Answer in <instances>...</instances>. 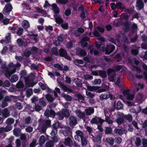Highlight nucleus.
I'll return each instance as SVG.
<instances>
[{"mask_svg":"<svg viewBox=\"0 0 147 147\" xmlns=\"http://www.w3.org/2000/svg\"><path fill=\"white\" fill-rule=\"evenodd\" d=\"M59 127L60 128H63V126L61 123L59 122H56L53 124L51 126L52 131L50 133L51 135L52 136L56 135L57 132V128Z\"/></svg>","mask_w":147,"mask_h":147,"instance_id":"f257e3e1","label":"nucleus"},{"mask_svg":"<svg viewBox=\"0 0 147 147\" xmlns=\"http://www.w3.org/2000/svg\"><path fill=\"white\" fill-rule=\"evenodd\" d=\"M90 41V39L89 37H84L82 38L79 44L82 47L85 48L88 46V43L87 42H89Z\"/></svg>","mask_w":147,"mask_h":147,"instance_id":"f03ea898","label":"nucleus"},{"mask_svg":"<svg viewBox=\"0 0 147 147\" xmlns=\"http://www.w3.org/2000/svg\"><path fill=\"white\" fill-rule=\"evenodd\" d=\"M45 115L47 117H51L54 118L56 115L55 111L53 109H47L44 113Z\"/></svg>","mask_w":147,"mask_h":147,"instance_id":"7ed1b4c3","label":"nucleus"},{"mask_svg":"<svg viewBox=\"0 0 147 147\" xmlns=\"http://www.w3.org/2000/svg\"><path fill=\"white\" fill-rule=\"evenodd\" d=\"M105 121L97 116H95V117L92 118L90 121V123L91 124H98V123L102 124Z\"/></svg>","mask_w":147,"mask_h":147,"instance_id":"20e7f679","label":"nucleus"},{"mask_svg":"<svg viewBox=\"0 0 147 147\" xmlns=\"http://www.w3.org/2000/svg\"><path fill=\"white\" fill-rule=\"evenodd\" d=\"M115 48V46L112 44L107 45L105 49V54L109 55L113 52Z\"/></svg>","mask_w":147,"mask_h":147,"instance_id":"39448f33","label":"nucleus"},{"mask_svg":"<svg viewBox=\"0 0 147 147\" xmlns=\"http://www.w3.org/2000/svg\"><path fill=\"white\" fill-rule=\"evenodd\" d=\"M141 38L144 42H142L141 44V47L143 49H146L147 48V36L145 34H143L141 36Z\"/></svg>","mask_w":147,"mask_h":147,"instance_id":"423d86ee","label":"nucleus"},{"mask_svg":"<svg viewBox=\"0 0 147 147\" xmlns=\"http://www.w3.org/2000/svg\"><path fill=\"white\" fill-rule=\"evenodd\" d=\"M59 54L61 57L67 58L68 57L67 51L62 48H61L59 50Z\"/></svg>","mask_w":147,"mask_h":147,"instance_id":"0eeeda50","label":"nucleus"},{"mask_svg":"<svg viewBox=\"0 0 147 147\" xmlns=\"http://www.w3.org/2000/svg\"><path fill=\"white\" fill-rule=\"evenodd\" d=\"M69 119V125L71 127H73L77 123V120L76 118L73 116L70 117Z\"/></svg>","mask_w":147,"mask_h":147,"instance_id":"6e6552de","label":"nucleus"},{"mask_svg":"<svg viewBox=\"0 0 147 147\" xmlns=\"http://www.w3.org/2000/svg\"><path fill=\"white\" fill-rule=\"evenodd\" d=\"M76 135L74 136V138L76 140H80V138H79V136L80 138L81 139L84 136H83V133L80 130H78L76 131Z\"/></svg>","mask_w":147,"mask_h":147,"instance_id":"1a4fd4ad","label":"nucleus"},{"mask_svg":"<svg viewBox=\"0 0 147 147\" xmlns=\"http://www.w3.org/2000/svg\"><path fill=\"white\" fill-rule=\"evenodd\" d=\"M85 113L87 115H90L93 114L94 112V109L92 107H89L85 110Z\"/></svg>","mask_w":147,"mask_h":147,"instance_id":"9d476101","label":"nucleus"},{"mask_svg":"<svg viewBox=\"0 0 147 147\" xmlns=\"http://www.w3.org/2000/svg\"><path fill=\"white\" fill-rule=\"evenodd\" d=\"M76 113L78 117L80 119H83L85 117V114L84 112H82L80 110L77 109Z\"/></svg>","mask_w":147,"mask_h":147,"instance_id":"9b49d317","label":"nucleus"},{"mask_svg":"<svg viewBox=\"0 0 147 147\" xmlns=\"http://www.w3.org/2000/svg\"><path fill=\"white\" fill-rule=\"evenodd\" d=\"M88 89L90 91H95L97 90L99 88H100V87L98 86H91L89 84H88V85H86Z\"/></svg>","mask_w":147,"mask_h":147,"instance_id":"f8f14e48","label":"nucleus"},{"mask_svg":"<svg viewBox=\"0 0 147 147\" xmlns=\"http://www.w3.org/2000/svg\"><path fill=\"white\" fill-rule=\"evenodd\" d=\"M123 134V131L121 129L115 128L113 131V135H121Z\"/></svg>","mask_w":147,"mask_h":147,"instance_id":"ddd939ff","label":"nucleus"},{"mask_svg":"<svg viewBox=\"0 0 147 147\" xmlns=\"http://www.w3.org/2000/svg\"><path fill=\"white\" fill-rule=\"evenodd\" d=\"M136 6L138 9H142L144 8V3L142 0H138L136 2Z\"/></svg>","mask_w":147,"mask_h":147,"instance_id":"4468645a","label":"nucleus"},{"mask_svg":"<svg viewBox=\"0 0 147 147\" xmlns=\"http://www.w3.org/2000/svg\"><path fill=\"white\" fill-rule=\"evenodd\" d=\"M77 53L78 55L82 57L85 56L86 55L87 53L86 51L82 49H80L79 51L78 50H77Z\"/></svg>","mask_w":147,"mask_h":147,"instance_id":"2eb2a0df","label":"nucleus"},{"mask_svg":"<svg viewBox=\"0 0 147 147\" xmlns=\"http://www.w3.org/2000/svg\"><path fill=\"white\" fill-rule=\"evenodd\" d=\"M53 16L57 23L60 24L63 22V20L60 17H57V15H54Z\"/></svg>","mask_w":147,"mask_h":147,"instance_id":"dca6fc26","label":"nucleus"},{"mask_svg":"<svg viewBox=\"0 0 147 147\" xmlns=\"http://www.w3.org/2000/svg\"><path fill=\"white\" fill-rule=\"evenodd\" d=\"M123 25L125 26L124 32H127L130 30V26L129 22L128 20L126 21L125 22L123 23Z\"/></svg>","mask_w":147,"mask_h":147,"instance_id":"f3484780","label":"nucleus"},{"mask_svg":"<svg viewBox=\"0 0 147 147\" xmlns=\"http://www.w3.org/2000/svg\"><path fill=\"white\" fill-rule=\"evenodd\" d=\"M61 113L66 117H68L70 115L68 109H63L62 110Z\"/></svg>","mask_w":147,"mask_h":147,"instance_id":"a211bd4d","label":"nucleus"},{"mask_svg":"<svg viewBox=\"0 0 147 147\" xmlns=\"http://www.w3.org/2000/svg\"><path fill=\"white\" fill-rule=\"evenodd\" d=\"M71 143V144H73L72 141L70 138L68 137L65 139L64 144L66 146H69V147H71L70 146Z\"/></svg>","mask_w":147,"mask_h":147,"instance_id":"6ab92c4d","label":"nucleus"},{"mask_svg":"<svg viewBox=\"0 0 147 147\" xmlns=\"http://www.w3.org/2000/svg\"><path fill=\"white\" fill-rule=\"evenodd\" d=\"M21 129L18 127L16 128L13 130V134L16 137H19L20 135Z\"/></svg>","mask_w":147,"mask_h":147,"instance_id":"aec40b11","label":"nucleus"},{"mask_svg":"<svg viewBox=\"0 0 147 147\" xmlns=\"http://www.w3.org/2000/svg\"><path fill=\"white\" fill-rule=\"evenodd\" d=\"M105 134H113V131L112 128L110 127H105Z\"/></svg>","mask_w":147,"mask_h":147,"instance_id":"412c9836","label":"nucleus"},{"mask_svg":"<svg viewBox=\"0 0 147 147\" xmlns=\"http://www.w3.org/2000/svg\"><path fill=\"white\" fill-rule=\"evenodd\" d=\"M29 35L32 37L31 38L35 41V42H38V39L37 38L38 35L36 34H34L32 32H31Z\"/></svg>","mask_w":147,"mask_h":147,"instance_id":"4be33fe9","label":"nucleus"},{"mask_svg":"<svg viewBox=\"0 0 147 147\" xmlns=\"http://www.w3.org/2000/svg\"><path fill=\"white\" fill-rule=\"evenodd\" d=\"M102 136V134L101 133H99L94 138L96 142L98 143H100L101 141V139Z\"/></svg>","mask_w":147,"mask_h":147,"instance_id":"5701e85b","label":"nucleus"},{"mask_svg":"<svg viewBox=\"0 0 147 147\" xmlns=\"http://www.w3.org/2000/svg\"><path fill=\"white\" fill-rule=\"evenodd\" d=\"M61 86L62 89L65 91L66 92H69L71 93L73 92L72 89L67 87L66 85L64 84H62Z\"/></svg>","mask_w":147,"mask_h":147,"instance_id":"b1692460","label":"nucleus"},{"mask_svg":"<svg viewBox=\"0 0 147 147\" xmlns=\"http://www.w3.org/2000/svg\"><path fill=\"white\" fill-rule=\"evenodd\" d=\"M99 75L102 78H105L107 77V72L105 70H99Z\"/></svg>","mask_w":147,"mask_h":147,"instance_id":"393cba45","label":"nucleus"},{"mask_svg":"<svg viewBox=\"0 0 147 147\" xmlns=\"http://www.w3.org/2000/svg\"><path fill=\"white\" fill-rule=\"evenodd\" d=\"M44 125H43L42 127H44V125H45V128H47L51 126V121L49 120H46L44 124Z\"/></svg>","mask_w":147,"mask_h":147,"instance_id":"a878e982","label":"nucleus"},{"mask_svg":"<svg viewBox=\"0 0 147 147\" xmlns=\"http://www.w3.org/2000/svg\"><path fill=\"white\" fill-rule=\"evenodd\" d=\"M116 8L119 9H126L125 7L123 6V4L120 2H117L116 4Z\"/></svg>","mask_w":147,"mask_h":147,"instance_id":"bb28decb","label":"nucleus"},{"mask_svg":"<svg viewBox=\"0 0 147 147\" xmlns=\"http://www.w3.org/2000/svg\"><path fill=\"white\" fill-rule=\"evenodd\" d=\"M51 51L52 54L53 55L56 56L59 55V53L57 51V47H53L51 49Z\"/></svg>","mask_w":147,"mask_h":147,"instance_id":"cd10ccee","label":"nucleus"},{"mask_svg":"<svg viewBox=\"0 0 147 147\" xmlns=\"http://www.w3.org/2000/svg\"><path fill=\"white\" fill-rule=\"evenodd\" d=\"M81 145L83 146H86L87 144V141L85 137L84 136L81 139Z\"/></svg>","mask_w":147,"mask_h":147,"instance_id":"c85d7f7f","label":"nucleus"},{"mask_svg":"<svg viewBox=\"0 0 147 147\" xmlns=\"http://www.w3.org/2000/svg\"><path fill=\"white\" fill-rule=\"evenodd\" d=\"M123 105L121 102L120 101H118L116 104V109H117V110L123 108Z\"/></svg>","mask_w":147,"mask_h":147,"instance_id":"c756f323","label":"nucleus"},{"mask_svg":"<svg viewBox=\"0 0 147 147\" xmlns=\"http://www.w3.org/2000/svg\"><path fill=\"white\" fill-rule=\"evenodd\" d=\"M141 140L139 137H137L136 138V140L135 144L137 147H139L141 144Z\"/></svg>","mask_w":147,"mask_h":147,"instance_id":"7c9ffc66","label":"nucleus"},{"mask_svg":"<svg viewBox=\"0 0 147 147\" xmlns=\"http://www.w3.org/2000/svg\"><path fill=\"white\" fill-rule=\"evenodd\" d=\"M16 41L18 46L19 47H22L24 44V41L21 38H18L17 40Z\"/></svg>","mask_w":147,"mask_h":147,"instance_id":"2f4dec72","label":"nucleus"},{"mask_svg":"<svg viewBox=\"0 0 147 147\" xmlns=\"http://www.w3.org/2000/svg\"><path fill=\"white\" fill-rule=\"evenodd\" d=\"M47 100L49 101L52 102L54 101V99L52 96L49 94H47L45 96Z\"/></svg>","mask_w":147,"mask_h":147,"instance_id":"473e14b6","label":"nucleus"},{"mask_svg":"<svg viewBox=\"0 0 147 147\" xmlns=\"http://www.w3.org/2000/svg\"><path fill=\"white\" fill-rule=\"evenodd\" d=\"M12 127L10 124H7L5 128H3L4 131L5 132H8L11 130Z\"/></svg>","mask_w":147,"mask_h":147,"instance_id":"72a5a7b5","label":"nucleus"},{"mask_svg":"<svg viewBox=\"0 0 147 147\" xmlns=\"http://www.w3.org/2000/svg\"><path fill=\"white\" fill-rule=\"evenodd\" d=\"M9 113L8 112V110L7 108L4 109L2 111V115L5 118L9 116Z\"/></svg>","mask_w":147,"mask_h":147,"instance_id":"f704fd0d","label":"nucleus"},{"mask_svg":"<svg viewBox=\"0 0 147 147\" xmlns=\"http://www.w3.org/2000/svg\"><path fill=\"white\" fill-rule=\"evenodd\" d=\"M22 26L24 28L26 29L28 28L30 26L28 22L26 20L24 21Z\"/></svg>","mask_w":147,"mask_h":147,"instance_id":"c9c22d12","label":"nucleus"},{"mask_svg":"<svg viewBox=\"0 0 147 147\" xmlns=\"http://www.w3.org/2000/svg\"><path fill=\"white\" fill-rule=\"evenodd\" d=\"M124 118L129 122L132 121L133 120V117L130 114H128L125 116H124Z\"/></svg>","mask_w":147,"mask_h":147,"instance_id":"e433bc0d","label":"nucleus"},{"mask_svg":"<svg viewBox=\"0 0 147 147\" xmlns=\"http://www.w3.org/2000/svg\"><path fill=\"white\" fill-rule=\"evenodd\" d=\"M69 0H56V2L58 4L65 5L68 2Z\"/></svg>","mask_w":147,"mask_h":147,"instance_id":"4c0bfd02","label":"nucleus"},{"mask_svg":"<svg viewBox=\"0 0 147 147\" xmlns=\"http://www.w3.org/2000/svg\"><path fill=\"white\" fill-rule=\"evenodd\" d=\"M18 79V76L15 75H13L11 77L10 81L12 82H16Z\"/></svg>","mask_w":147,"mask_h":147,"instance_id":"58836bf2","label":"nucleus"},{"mask_svg":"<svg viewBox=\"0 0 147 147\" xmlns=\"http://www.w3.org/2000/svg\"><path fill=\"white\" fill-rule=\"evenodd\" d=\"M17 28V27L15 26H9L8 28V29L11 30V32L13 34L16 33V30Z\"/></svg>","mask_w":147,"mask_h":147,"instance_id":"ea45409f","label":"nucleus"},{"mask_svg":"<svg viewBox=\"0 0 147 147\" xmlns=\"http://www.w3.org/2000/svg\"><path fill=\"white\" fill-rule=\"evenodd\" d=\"M107 93H105L103 94H101L100 96V99L101 101L103 100L104 99H107Z\"/></svg>","mask_w":147,"mask_h":147,"instance_id":"a19ab883","label":"nucleus"},{"mask_svg":"<svg viewBox=\"0 0 147 147\" xmlns=\"http://www.w3.org/2000/svg\"><path fill=\"white\" fill-rule=\"evenodd\" d=\"M76 96L79 100H81V102L84 100V97L81 94H76Z\"/></svg>","mask_w":147,"mask_h":147,"instance_id":"79ce46f5","label":"nucleus"},{"mask_svg":"<svg viewBox=\"0 0 147 147\" xmlns=\"http://www.w3.org/2000/svg\"><path fill=\"white\" fill-rule=\"evenodd\" d=\"M24 85L22 81H19L16 84V87L18 88H22L24 87Z\"/></svg>","mask_w":147,"mask_h":147,"instance_id":"37998d69","label":"nucleus"},{"mask_svg":"<svg viewBox=\"0 0 147 147\" xmlns=\"http://www.w3.org/2000/svg\"><path fill=\"white\" fill-rule=\"evenodd\" d=\"M23 29L21 28H19L18 30L16 32V34L18 36H20L22 35Z\"/></svg>","mask_w":147,"mask_h":147,"instance_id":"c03bdc74","label":"nucleus"},{"mask_svg":"<svg viewBox=\"0 0 147 147\" xmlns=\"http://www.w3.org/2000/svg\"><path fill=\"white\" fill-rule=\"evenodd\" d=\"M14 120L13 119L9 118L7 120L6 123L7 124H10L11 125L14 123Z\"/></svg>","mask_w":147,"mask_h":147,"instance_id":"a18cd8bd","label":"nucleus"},{"mask_svg":"<svg viewBox=\"0 0 147 147\" xmlns=\"http://www.w3.org/2000/svg\"><path fill=\"white\" fill-rule=\"evenodd\" d=\"M115 70L113 68H109L107 70V73L108 76H109L113 73H115Z\"/></svg>","mask_w":147,"mask_h":147,"instance_id":"49530a36","label":"nucleus"},{"mask_svg":"<svg viewBox=\"0 0 147 147\" xmlns=\"http://www.w3.org/2000/svg\"><path fill=\"white\" fill-rule=\"evenodd\" d=\"M124 65H117L116 66L115 69V71H119L121 69H124Z\"/></svg>","mask_w":147,"mask_h":147,"instance_id":"de8ad7c7","label":"nucleus"},{"mask_svg":"<svg viewBox=\"0 0 147 147\" xmlns=\"http://www.w3.org/2000/svg\"><path fill=\"white\" fill-rule=\"evenodd\" d=\"M74 63L76 65H77V64H82L84 63V62L82 60L77 59L75 60Z\"/></svg>","mask_w":147,"mask_h":147,"instance_id":"09e8293b","label":"nucleus"},{"mask_svg":"<svg viewBox=\"0 0 147 147\" xmlns=\"http://www.w3.org/2000/svg\"><path fill=\"white\" fill-rule=\"evenodd\" d=\"M27 73L25 70H22L21 71L20 75L21 76V78H25V77L26 76Z\"/></svg>","mask_w":147,"mask_h":147,"instance_id":"8fccbe9b","label":"nucleus"},{"mask_svg":"<svg viewBox=\"0 0 147 147\" xmlns=\"http://www.w3.org/2000/svg\"><path fill=\"white\" fill-rule=\"evenodd\" d=\"M81 10V13L80 15V17L82 18V20H84L86 18L85 13L84 11V10Z\"/></svg>","mask_w":147,"mask_h":147,"instance_id":"3c124183","label":"nucleus"},{"mask_svg":"<svg viewBox=\"0 0 147 147\" xmlns=\"http://www.w3.org/2000/svg\"><path fill=\"white\" fill-rule=\"evenodd\" d=\"M116 123L119 125L121 124L123 122L124 119L121 117H118L116 120Z\"/></svg>","mask_w":147,"mask_h":147,"instance_id":"603ef678","label":"nucleus"},{"mask_svg":"<svg viewBox=\"0 0 147 147\" xmlns=\"http://www.w3.org/2000/svg\"><path fill=\"white\" fill-rule=\"evenodd\" d=\"M105 121L109 124H111L113 123V121L111 119L109 116H106Z\"/></svg>","mask_w":147,"mask_h":147,"instance_id":"864d4df0","label":"nucleus"},{"mask_svg":"<svg viewBox=\"0 0 147 147\" xmlns=\"http://www.w3.org/2000/svg\"><path fill=\"white\" fill-rule=\"evenodd\" d=\"M22 6L24 9H31L29 6V5L26 2H24L22 4Z\"/></svg>","mask_w":147,"mask_h":147,"instance_id":"5fc2aeb1","label":"nucleus"},{"mask_svg":"<svg viewBox=\"0 0 147 147\" xmlns=\"http://www.w3.org/2000/svg\"><path fill=\"white\" fill-rule=\"evenodd\" d=\"M56 114L57 115L58 119L59 120L63 119L64 117L62 113H61L60 112H59L56 113Z\"/></svg>","mask_w":147,"mask_h":147,"instance_id":"6e6d98bb","label":"nucleus"},{"mask_svg":"<svg viewBox=\"0 0 147 147\" xmlns=\"http://www.w3.org/2000/svg\"><path fill=\"white\" fill-rule=\"evenodd\" d=\"M12 75L10 70L8 69L5 70V75L7 78H9Z\"/></svg>","mask_w":147,"mask_h":147,"instance_id":"4d7b16f0","label":"nucleus"},{"mask_svg":"<svg viewBox=\"0 0 147 147\" xmlns=\"http://www.w3.org/2000/svg\"><path fill=\"white\" fill-rule=\"evenodd\" d=\"M12 6L10 3L7 4L3 9H12Z\"/></svg>","mask_w":147,"mask_h":147,"instance_id":"13d9d810","label":"nucleus"},{"mask_svg":"<svg viewBox=\"0 0 147 147\" xmlns=\"http://www.w3.org/2000/svg\"><path fill=\"white\" fill-rule=\"evenodd\" d=\"M130 90L129 89H124L123 90V94L124 96H127L130 93Z\"/></svg>","mask_w":147,"mask_h":147,"instance_id":"bf43d9fd","label":"nucleus"},{"mask_svg":"<svg viewBox=\"0 0 147 147\" xmlns=\"http://www.w3.org/2000/svg\"><path fill=\"white\" fill-rule=\"evenodd\" d=\"M38 85L40 87L42 90H44L46 89L47 86H46L45 85L42 83L41 82H39L38 83Z\"/></svg>","mask_w":147,"mask_h":147,"instance_id":"052dcab7","label":"nucleus"},{"mask_svg":"<svg viewBox=\"0 0 147 147\" xmlns=\"http://www.w3.org/2000/svg\"><path fill=\"white\" fill-rule=\"evenodd\" d=\"M53 66L55 68L58 69L59 70H63L62 67L59 63H55L54 65Z\"/></svg>","mask_w":147,"mask_h":147,"instance_id":"680f3d73","label":"nucleus"},{"mask_svg":"<svg viewBox=\"0 0 147 147\" xmlns=\"http://www.w3.org/2000/svg\"><path fill=\"white\" fill-rule=\"evenodd\" d=\"M2 104L1 106L2 108H4L7 107L8 105V103L7 102V101L4 100V99L2 100Z\"/></svg>","mask_w":147,"mask_h":147,"instance_id":"e2e57ef3","label":"nucleus"},{"mask_svg":"<svg viewBox=\"0 0 147 147\" xmlns=\"http://www.w3.org/2000/svg\"><path fill=\"white\" fill-rule=\"evenodd\" d=\"M122 18L124 19L127 20L128 19L130 15H128L126 13H123L121 14Z\"/></svg>","mask_w":147,"mask_h":147,"instance_id":"0e129e2a","label":"nucleus"},{"mask_svg":"<svg viewBox=\"0 0 147 147\" xmlns=\"http://www.w3.org/2000/svg\"><path fill=\"white\" fill-rule=\"evenodd\" d=\"M124 42V43H126L128 44L129 43V39L126 35H123V36Z\"/></svg>","mask_w":147,"mask_h":147,"instance_id":"69168bd1","label":"nucleus"},{"mask_svg":"<svg viewBox=\"0 0 147 147\" xmlns=\"http://www.w3.org/2000/svg\"><path fill=\"white\" fill-rule=\"evenodd\" d=\"M10 82L8 80H6L3 82V86L8 87L10 86Z\"/></svg>","mask_w":147,"mask_h":147,"instance_id":"338daca9","label":"nucleus"},{"mask_svg":"<svg viewBox=\"0 0 147 147\" xmlns=\"http://www.w3.org/2000/svg\"><path fill=\"white\" fill-rule=\"evenodd\" d=\"M97 29L100 32L103 33L105 31L104 28L102 26H98L97 27Z\"/></svg>","mask_w":147,"mask_h":147,"instance_id":"774afa93","label":"nucleus"}]
</instances>
